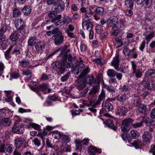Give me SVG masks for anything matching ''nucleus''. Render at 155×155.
<instances>
[{"label":"nucleus","instance_id":"nucleus-49","mask_svg":"<svg viewBox=\"0 0 155 155\" xmlns=\"http://www.w3.org/2000/svg\"><path fill=\"white\" fill-rule=\"evenodd\" d=\"M30 125L35 130H40L41 126L39 124L35 123H31L30 124Z\"/></svg>","mask_w":155,"mask_h":155},{"label":"nucleus","instance_id":"nucleus-36","mask_svg":"<svg viewBox=\"0 0 155 155\" xmlns=\"http://www.w3.org/2000/svg\"><path fill=\"white\" fill-rule=\"evenodd\" d=\"M112 29L111 30V34L112 35L117 36L120 32V30L116 26L111 27Z\"/></svg>","mask_w":155,"mask_h":155},{"label":"nucleus","instance_id":"nucleus-53","mask_svg":"<svg viewBox=\"0 0 155 155\" xmlns=\"http://www.w3.org/2000/svg\"><path fill=\"white\" fill-rule=\"evenodd\" d=\"M131 51V50L127 48L126 47H124L123 50V52L125 56H129Z\"/></svg>","mask_w":155,"mask_h":155},{"label":"nucleus","instance_id":"nucleus-41","mask_svg":"<svg viewBox=\"0 0 155 155\" xmlns=\"http://www.w3.org/2000/svg\"><path fill=\"white\" fill-rule=\"evenodd\" d=\"M87 83L89 84L90 85L94 84L96 82V80L92 76H89L87 77Z\"/></svg>","mask_w":155,"mask_h":155},{"label":"nucleus","instance_id":"nucleus-50","mask_svg":"<svg viewBox=\"0 0 155 155\" xmlns=\"http://www.w3.org/2000/svg\"><path fill=\"white\" fill-rule=\"evenodd\" d=\"M88 87H85L84 90L80 92V95L81 97H85L88 91Z\"/></svg>","mask_w":155,"mask_h":155},{"label":"nucleus","instance_id":"nucleus-8","mask_svg":"<svg viewBox=\"0 0 155 155\" xmlns=\"http://www.w3.org/2000/svg\"><path fill=\"white\" fill-rule=\"evenodd\" d=\"M77 83L76 85V88L79 91L82 90L86 87L87 81L84 78L79 77L75 82Z\"/></svg>","mask_w":155,"mask_h":155},{"label":"nucleus","instance_id":"nucleus-13","mask_svg":"<svg viewBox=\"0 0 155 155\" xmlns=\"http://www.w3.org/2000/svg\"><path fill=\"white\" fill-rule=\"evenodd\" d=\"M25 142V139L22 137H20L15 139V146L19 148L22 146Z\"/></svg>","mask_w":155,"mask_h":155},{"label":"nucleus","instance_id":"nucleus-46","mask_svg":"<svg viewBox=\"0 0 155 155\" xmlns=\"http://www.w3.org/2000/svg\"><path fill=\"white\" fill-rule=\"evenodd\" d=\"M89 71V69L88 68L84 69L79 76V77L84 78L86 76L87 74Z\"/></svg>","mask_w":155,"mask_h":155},{"label":"nucleus","instance_id":"nucleus-19","mask_svg":"<svg viewBox=\"0 0 155 155\" xmlns=\"http://www.w3.org/2000/svg\"><path fill=\"white\" fill-rule=\"evenodd\" d=\"M47 88L46 85L45 84L41 85H39L36 87H32L31 88L32 90L35 91H45Z\"/></svg>","mask_w":155,"mask_h":155},{"label":"nucleus","instance_id":"nucleus-14","mask_svg":"<svg viewBox=\"0 0 155 155\" xmlns=\"http://www.w3.org/2000/svg\"><path fill=\"white\" fill-rule=\"evenodd\" d=\"M143 84L148 89H150L153 87L154 82L151 79L146 78L142 81Z\"/></svg>","mask_w":155,"mask_h":155},{"label":"nucleus","instance_id":"nucleus-59","mask_svg":"<svg viewBox=\"0 0 155 155\" xmlns=\"http://www.w3.org/2000/svg\"><path fill=\"white\" fill-rule=\"evenodd\" d=\"M52 136L55 139H58L60 137L61 134L59 132L55 131L53 133Z\"/></svg>","mask_w":155,"mask_h":155},{"label":"nucleus","instance_id":"nucleus-61","mask_svg":"<svg viewBox=\"0 0 155 155\" xmlns=\"http://www.w3.org/2000/svg\"><path fill=\"white\" fill-rule=\"evenodd\" d=\"M58 28H55L52 31H49L47 32V35L48 36H51V34L54 35L57 31Z\"/></svg>","mask_w":155,"mask_h":155},{"label":"nucleus","instance_id":"nucleus-16","mask_svg":"<svg viewBox=\"0 0 155 155\" xmlns=\"http://www.w3.org/2000/svg\"><path fill=\"white\" fill-rule=\"evenodd\" d=\"M11 120L8 117L0 119V125L4 126H8L11 124Z\"/></svg>","mask_w":155,"mask_h":155},{"label":"nucleus","instance_id":"nucleus-21","mask_svg":"<svg viewBox=\"0 0 155 155\" xmlns=\"http://www.w3.org/2000/svg\"><path fill=\"white\" fill-rule=\"evenodd\" d=\"M139 118L141 120L140 122L132 124V126L134 128H137L141 127L143 125V123L145 121V118L143 117H140Z\"/></svg>","mask_w":155,"mask_h":155},{"label":"nucleus","instance_id":"nucleus-51","mask_svg":"<svg viewBox=\"0 0 155 155\" xmlns=\"http://www.w3.org/2000/svg\"><path fill=\"white\" fill-rule=\"evenodd\" d=\"M154 36V34L153 32H151L150 34L148 35L146 37L145 39L147 41L149 42L151 39L153 38Z\"/></svg>","mask_w":155,"mask_h":155},{"label":"nucleus","instance_id":"nucleus-48","mask_svg":"<svg viewBox=\"0 0 155 155\" xmlns=\"http://www.w3.org/2000/svg\"><path fill=\"white\" fill-rule=\"evenodd\" d=\"M13 149V147L12 144H8L6 146V150L9 153H11Z\"/></svg>","mask_w":155,"mask_h":155},{"label":"nucleus","instance_id":"nucleus-34","mask_svg":"<svg viewBox=\"0 0 155 155\" xmlns=\"http://www.w3.org/2000/svg\"><path fill=\"white\" fill-rule=\"evenodd\" d=\"M116 99L117 101L123 103L125 101L126 97L125 95L124 94H119L116 97Z\"/></svg>","mask_w":155,"mask_h":155},{"label":"nucleus","instance_id":"nucleus-62","mask_svg":"<svg viewBox=\"0 0 155 155\" xmlns=\"http://www.w3.org/2000/svg\"><path fill=\"white\" fill-rule=\"evenodd\" d=\"M20 50L19 49H18V48L15 47L14 48V50L12 52V54L17 55V54H20Z\"/></svg>","mask_w":155,"mask_h":155},{"label":"nucleus","instance_id":"nucleus-24","mask_svg":"<svg viewBox=\"0 0 155 155\" xmlns=\"http://www.w3.org/2000/svg\"><path fill=\"white\" fill-rule=\"evenodd\" d=\"M37 41V38L35 36L31 37L28 41V45L32 47L36 43Z\"/></svg>","mask_w":155,"mask_h":155},{"label":"nucleus","instance_id":"nucleus-25","mask_svg":"<svg viewBox=\"0 0 155 155\" xmlns=\"http://www.w3.org/2000/svg\"><path fill=\"white\" fill-rule=\"evenodd\" d=\"M145 76L146 77L150 78H155V70L153 69H151L149 70L148 71L145 73Z\"/></svg>","mask_w":155,"mask_h":155},{"label":"nucleus","instance_id":"nucleus-64","mask_svg":"<svg viewBox=\"0 0 155 155\" xmlns=\"http://www.w3.org/2000/svg\"><path fill=\"white\" fill-rule=\"evenodd\" d=\"M61 19L57 20H55L54 21H52L54 22L56 26H61L62 25V23H61Z\"/></svg>","mask_w":155,"mask_h":155},{"label":"nucleus","instance_id":"nucleus-35","mask_svg":"<svg viewBox=\"0 0 155 155\" xmlns=\"http://www.w3.org/2000/svg\"><path fill=\"white\" fill-rule=\"evenodd\" d=\"M104 9L103 7H98L94 10V12L96 14L100 15H102L104 13Z\"/></svg>","mask_w":155,"mask_h":155},{"label":"nucleus","instance_id":"nucleus-60","mask_svg":"<svg viewBox=\"0 0 155 155\" xmlns=\"http://www.w3.org/2000/svg\"><path fill=\"white\" fill-rule=\"evenodd\" d=\"M22 74L27 76L30 75V78L31 77L32 72L30 70H27L23 71L22 72Z\"/></svg>","mask_w":155,"mask_h":155},{"label":"nucleus","instance_id":"nucleus-26","mask_svg":"<svg viewBox=\"0 0 155 155\" xmlns=\"http://www.w3.org/2000/svg\"><path fill=\"white\" fill-rule=\"evenodd\" d=\"M18 38V34L15 31H13L9 37L10 40L12 41H16Z\"/></svg>","mask_w":155,"mask_h":155},{"label":"nucleus","instance_id":"nucleus-45","mask_svg":"<svg viewBox=\"0 0 155 155\" xmlns=\"http://www.w3.org/2000/svg\"><path fill=\"white\" fill-rule=\"evenodd\" d=\"M95 30L97 33L100 34L102 32L103 29L102 26L101 25L97 24L95 27Z\"/></svg>","mask_w":155,"mask_h":155},{"label":"nucleus","instance_id":"nucleus-33","mask_svg":"<svg viewBox=\"0 0 155 155\" xmlns=\"http://www.w3.org/2000/svg\"><path fill=\"white\" fill-rule=\"evenodd\" d=\"M106 126L108 127H112V129L114 130L117 129V127L115 126H114V124L113 120L110 119H108L105 123Z\"/></svg>","mask_w":155,"mask_h":155},{"label":"nucleus","instance_id":"nucleus-1","mask_svg":"<svg viewBox=\"0 0 155 155\" xmlns=\"http://www.w3.org/2000/svg\"><path fill=\"white\" fill-rule=\"evenodd\" d=\"M14 119L16 121L15 123V124L12 128V131L13 133L21 134L23 132L24 126L21 123H20L19 118L17 116H15Z\"/></svg>","mask_w":155,"mask_h":155},{"label":"nucleus","instance_id":"nucleus-22","mask_svg":"<svg viewBox=\"0 0 155 155\" xmlns=\"http://www.w3.org/2000/svg\"><path fill=\"white\" fill-rule=\"evenodd\" d=\"M7 29V26L4 24H2L0 27V37H3L4 38L6 36L4 34Z\"/></svg>","mask_w":155,"mask_h":155},{"label":"nucleus","instance_id":"nucleus-23","mask_svg":"<svg viewBox=\"0 0 155 155\" xmlns=\"http://www.w3.org/2000/svg\"><path fill=\"white\" fill-rule=\"evenodd\" d=\"M105 94L104 90L102 89L101 94L99 95L98 100L97 101L96 104H99L102 101H104L105 99Z\"/></svg>","mask_w":155,"mask_h":155},{"label":"nucleus","instance_id":"nucleus-63","mask_svg":"<svg viewBox=\"0 0 155 155\" xmlns=\"http://www.w3.org/2000/svg\"><path fill=\"white\" fill-rule=\"evenodd\" d=\"M133 145L136 148L142 147L141 144L139 142L135 141L133 143Z\"/></svg>","mask_w":155,"mask_h":155},{"label":"nucleus","instance_id":"nucleus-9","mask_svg":"<svg viewBox=\"0 0 155 155\" xmlns=\"http://www.w3.org/2000/svg\"><path fill=\"white\" fill-rule=\"evenodd\" d=\"M118 23V18L116 16L114 15L110 17L107 21V25L108 27L116 26Z\"/></svg>","mask_w":155,"mask_h":155},{"label":"nucleus","instance_id":"nucleus-43","mask_svg":"<svg viewBox=\"0 0 155 155\" xmlns=\"http://www.w3.org/2000/svg\"><path fill=\"white\" fill-rule=\"evenodd\" d=\"M142 4L145 5L147 7H149L152 4V0H142Z\"/></svg>","mask_w":155,"mask_h":155},{"label":"nucleus","instance_id":"nucleus-58","mask_svg":"<svg viewBox=\"0 0 155 155\" xmlns=\"http://www.w3.org/2000/svg\"><path fill=\"white\" fill-rule=\"evenodd\" d=\"M63 65H64V66L66 67V68H70L72 64L71 63H69L66 60H64L63 62Z\"/></svg>","mask_w":155,"mask_h":155},{"label":"nucleus","instance_id":"nucleus-7","mask_svg":"<svg viewBox=\"0 0 155 155\" xmlns=\"http://www.w3.org/2000/svg\"><path fill=\"white\" fill-rule=\"evenodd\" d=\"M116 72L114 70L112 69H109L107 71V75L110 78L109 80V82L110 84H117V80L114 78L116 74Z\"/></svg>","mask_w":155,"mask_h":155},{"label":"nucleus","instance_id":"nucleus-17","mask_svg":"<svg viewBox=\"0 0 155 155\" xmlns=\"http://www.w3.org/2000/svg\"><path fill=\"white\" fill-rule=\"evenodd\" d=\"M45 44L43 41H39L35 45V48L37 51H40L45 48Z\"/></svg>","mask_w":155,"mask_h":155},{"label":"nucleus","instance_id":"nucleus-37","mask_svg":"<svg viewBox=\"0 0 155 155\" xmlns=\"http://www.w3.org/2000/svg\"><path fill=\"white\" fill-rule=\"evenodd\" d=\"M125 5L127 7L133 9V2L132 0H125Z\"/></svg>","mask_w":155,"mask_h":155},{"label":"nucleus","instance_id":"nucleus-32","mask_svg":"<svg viewBox=\"0 0 155 155\" xmlns=\"http://www.w3.org/2000/svg\"><path fill=\"white\" fill-rule=\"evenodd\" d=\"M147 108L144 104H141L137 108L139 113L141 114L144 113L146 112Z\"/></svg>","mask_w":155,"mask_h":155},{"label":"nucleus","instance_id":"nucleus-40","mask_svg":"<svg viewBox=\"0 0 155 155\" xmlns=\"http://www.w3.org/2000/svg\"><path fill=\"white\" fill-rule=\"evenodd\" d=\"M7 98L5 99V101L6 102H10L12 100V97L10 95V94L12 92L11 91H5Z\"/></svg>","mask_w":155,"mask_h":155},{"label":"nucleus","instance_id":"nucleus-3","mask_svg":"<svg viewBox=\"0 0 155 155\" xmlns=\"http://www.w3.org/2000/svg\"><path fill=\"white\" fill-rule=\"evenodd\" d=\"M15 26L18 31L23 35L25 34V24L24 21L21 18H18L15 21Z\"/></svg>","mask_w":155,"mask_h":155},{"label":"nucleus","instance_id":"nucleus-39","mask_svg":"<svg viewBox=\"0 0 155 155\" xmlns=\"http://www.w3.org/2000/svg\"><path fill=\"white\" fill-rule=\"evenodd\" d=\"M119 26L121 29H124L125 27L126 21L125 20L123 19H120L118 21Z\"/></svg>","mask_w":155,"mask_h":155},{"label":"nucleus","instance_id":"nucleus-38","mask_svg":"<svg viewBox=\"0 0 155 155\" xmlns=\"http://www.w3.org/2000/svg\"><path fill=\"white\" fill-rule=\"evenodd\" d=\"M13 47V45H12L5 52V56L6 59L8 60L11 58V56L10 55V52Z\"/></svg>","mask_w":155,"mask_h":155},{"label":"nucleus","instance_id":"nucleus-30","mask_svg":"<svg viewBox=\"0 0 155 155\" xmlns=\"http://www.w3.org/2000/svg\"><path fill=\"white\" fill-rule=\"evenodd\" d=\"M31 8L29 6H26L22 8V12L25 15H28L31 13Z\"/></svg>","mask_w":155,"mask_h":155},{"label":"nucleus","instance_id":"nucleus-11","mask_svg":"<svg viewBox=\"0 0 155 155\" xmlns=\"http://www.w3.org/2000/svg\"><path fill=\"white\" fill-rule=\"evenodd\" d=\"M54 67L56 68V70L60 74H63L65 71V68L64 65L62 64L60 62L57 61L54 63Z\"/></svg>","mask_w":155,"mask_h":155},{"label":"nucleus","instance_id":"nucleus-15","mask_svg":"<svg viewBox=\"0 0 155 155\" xmlns=\"http://www.w3.org/2000/svg\"><path fill=\"white\" fill-rule=\"evenodd\" d=\"M152 134L148 131H145L142 135L143 141L147 142H149L152 138Z\"/></svg>","mask_w":155,"mask_h":155},{"label":"nucleus","instance_id":"nucleus-29","mask_svg":"<svg viewBox=\"0 0 155 155\" xmlns=\"http://www.w3.org/2000/svg\"><path fill=\"white\" fill-rule=\"evenodd\" d=\"M99 89V85L97 84L95 86H94L89 93V94L93 95L96 94L98 91Z\"/></svg>","mask_w":155,"mask_h":155},{"label":"nucleus","instance_id":"nucleus-27","mask_svg":"<svg viewBox=\"0 0 155 155\" xmlns=\"http://www.w3.org/2000/svg\"><path fill=\"white\" fill-rule=\"evenodd\" d=\"M141 104V100L139 97H137L134 98V101L132 104L133 106H136L137 107H138Z\"/></svg>","mask_w":155,"mask_h":155},{"label":"nucleus","instance_id":"nucleus-54","mask_svg":"<svg viewBox=\"0 0 155 155\" xmlns=\"http://www.w3.org/2000/svg\"><path fill=\"white\" fill-rule=\"evenodd\" d=\"M32 142L35 145L37 146L38 147L41 144L40 141L37 138H34Z\"/></svg>","mask_w":155,"mask_h":155},{"label":"nucleus","instance_id":"nucleus-12","mask_svg":"<svg viewBox=\"0 0 155 155\" xmlns=\"http://www.w3.org/2000/svg\"><path fill=\"white\" fill-rule=\"evenodd\" d=\"M119 56L116 55L112 61L110 65L113 66L116 70H119Z\"/></svg>","mask_w":155,"mask_h":155},{"label":"nucleus","instance_id":"nucleus-42","mask_svg":"<svg viewBox=\"0 0 155 155\" xmlns=\"http://www.w3.org/2000/svg\"><path fill=\"white\" fill-rule=\"evenodd\" d=\"M21 12L17 8H15L13 11V16L14 17H18L21 15Z\"/></svg>","mask_w":155,"mask_h":155},{"label":"nucleus","instance_id":"nucleus-47","mask_svg":"<svg viewBox=\"0 0 155 155\" xmlns=\"http://www.w3.org/2000/svg\"><path fill=\"white\" fill-rule=\"evenodd\" d=\"M64 56L66 58H67L68 61L70 62H71L73 60H75L76 58L75 56L73 57L71 54H66Z\"/></svg>","mask_w":155,"mask_h":155},{"label":"nucleus","instance_id":"nucleus-56","mask_svg":"<svg viewBox=\"0 0 155 155\" xmlns=\"http://www.w3.org/2000/svg\"><path fill=\"white\" fill-rule=\"evenodd\" d=\"M5 68L4 63L0 62V76H1L2 74L3 73Z\"/></svg>","mask_w":155,"mask_h":155},{"label":"nucleus","instance_id":"nucleus-57","mask_svg":"<svg viewBox=\"0 0 155 155\" xmlns=\"http://www.w3.org/2000/svg\"><path fill=\"white\" fill-rule=\"evenodd\" d=\"M105 87L107 89V90L111 92H115V89L113 87H110L107 85H104Z\"/></svg>","mask_w":155,"mask_h":155},{"label":"nucleus","instance_id":"nucleus-10","mask_svg":"<svg viewBox=\"0 0 155 155\" xmlns=\"http://www.w3.org/2000/svg\"><path fill=\"white\" fill-rule=\"evenodd\" d=\"M48 16L51 19V21H54L61 19L62 16L61 15H57V12L54 10L50 11L48 13Z\"/></svg>","mask_w":155,"mask_h":155},{"label":"nucleus","instance_id":"nucleus-52","mask_svg":"<svg viewBox=\"0 0 155 155\" xmlns=\"http://www.w3.org/2000/svg\"><path fill=\"white\" fill-rule=\"evenodd\" d=\"M19 63L21 66L23 68H25L29 65V63L26 61H21Z\"/></svg>","mask_w":155,"mask_h":155},{"label":"nucleus","instance_id":"nucleus-4","mask_svg":"<svg viewBox=\"0 0 155 155\" xmlns=\"http://www.w3.org/2000/svg\"><path fill=\"white\" fill-rule=\"evenodd\" d=\"M82 26L84 29L86 28L89 31V38L92 39L94 36V32L92 30L93 24L91 22L87 21H84L82 22Z\"/></svg>","mask_w":155,"mask_h":155},{"label":"nucleus","instance_id":"nucleus-28","mask_svg":"<svg viewBox=\"0 0 155 155\" xmlns=\"http://www.w3.org/2000/svg\"><path fill=\"white\" fill-rule=\"evenodd\" d=\"M130 136L134 139H136L139 136V132L135 130H132L130 131Z\"/></svg>","mask_w":155,"mask_h":155},{"label":"nucleus","instance_id":"nucleus-20","mask_svg":"<svg viewBox=\"0 0 155 155\" xmlns=\"http://www.w3.org/2000/svg\"><path fill=\"white\" fill-rule=\"evenodd\" d=\"M88 152L90 154L94 155L97 152L98 153H101V150H98V149L95 147L93 146H91L88 150Z\"/></svg>","mask_w":155,"mask_h":155},{"label":"nucleus","instance_id":"nucleus-31","mask_svg":"<svg viewBox=\"0 0 155 155\" xmlns=\"http://www.w3.org/2000/svg\"><path fill=\"white\" fill-rule=\"evenodd\" d=\"M113 107L112 104L108 102L105 103L104 109L106 111H111L113 109Z\"/></svg>","mask_w":155,"mask_h":155},{"label":"nucleus","instance_id":"nucleus-2","mask_svg":"<svg viewBox=\"0 0 155 155\" xmlns=\"http://www.w3.org/2000/svg\"><path fill=\"white\" fill-rule=\"evenodd\" d=\"M52 38L54 41V44L57 45H59L62 44L64 41V36L59 28L55 34L53 35Z\"/></svg>","mask_w":155,"mask_h":155},{"label":"nucleus","instance_id":"nucleus-44","mask_svg":"<svg viewBox=\"0 0 155 155\" xmlns=\"http://www.w3.org/2000/svg\"><path fill=\"white\" fill-rule=\"evenodd\" d=\"M133 74H135V76L137 78H140L142 76V73L140 69L137 70L133 71Z\"/></svg>","mask_w":155,"mask_h":155},{"label":"nucleus","instance_id":"nucleus-18","mask_svg":"<svg viewBox=\"0 0 155 155\" xmlns=\"http://www.w3.org/2000/svg\"><path fill=\"white\" fill-rule=\"evenodd\" d=\"M128 110L127 108L123 106H120L117 109L116 113L119 115H124L127 113Z\"/></svg>","mask_w":155,"mask_h":155},{"label":"nucleus","instance_id":"nucleus-55","mask_svg":"<svg viewBox=\"0 0 155 155\" xmlns=\"http://www.w3.org/2000/svg\"><path fill=\"white\" fill-rule=\"evenodd\" d=\"M70 73L69 72H68L64 75L61 77V81L63 82H64L66 81L68 79L69 76L70 75Z\"/></svg>","mask_w":155,"mask_h":155},{"label":"nucleus","instance_id":"nucleus-6","mask_svg":"<svg viewBox=\"0 0 155 155\" xmlns=\"http://www.w3.org/2000/svg\"><path fill=\"white\" fill-rule=\"evenodd\" d=\"M52 8L56 12H60L63 11L64 9V2L61 0L56 1L54 4Z\"/></svg>","mask_w":155,"mask_h":155},{"label":"nucleus","instance_id":"nucleus-5","mask_svg":"<svg viewBox=\"0 0 155 155\" xmlns=\"http://www.w3.org/2000/svg\"><path fill=\"white\" fill-rule=\"evenodd\" d=\"M134 120L130 118H126L122 122V125L121 128V130L123 132L128 131L130 129V124H131Z\"/></svg>","mask_w":155,"mask_h":155}]
</instances>
